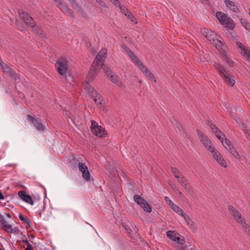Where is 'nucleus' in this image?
Returning <instances> with one entry per match:
<instances>
[{"instance_id": "nucleus-31", "label": "nucleus", "mask_w": 250, "mask_h": 250, "mask_svg": "<svg viewBox=\"0 0 250 250\" xmlns=\"http://www.w3.org/2000/svg\"><path fill=\"white\" fill-rule=\"evenodd\" d=\"M173 241L179 244L183 245L185 243V241L184 239H182L179 237L176 236L173 238Z\"/></svg>"}, {"instance_id": "nucleus-18", "label": "nucleus", "mask_w": 250, "mask_h": 250, "mask_svg": "<svg viewBox=\"0 0 250 250\" xmlns=\"http://www.w3.org/2000/svg\"><path fill=\"white\" fill-rule=\"evenodd\" d=\"M108 77L110 79L113 83L121 87H124L123 84L119 81V78L117 75H113V73H112V74Z\"/></svg>"}, {"instance_id": "nucleus-59", "label": "nucleus", "mask_w": 250, "mask_h": 250, "mask_svg": "<svg viewBox=\"0 0 250 250\" xmlns=\"http://www.w3.org/2000/svg\"><path fill=\"white\" fill-rule=\"evenodd\" d=\"M56 2H57L58 4V7L59 8V6H62L64 3L61 0H54Z\"/></svg>"}, {"instance_id": "nucleus-51", "label": "nucleus", "mask_w": 250, "mask_h": 250, "mask_svg": "<svg viewBox=\"0 0 250 250\" xmlns=\"http://www.w3.org/2000/svg\"><path fill=\"white\" fill-rule=\"evenodd\" d=\"M125 15L129 19H134L136 20V18L134 17V16L133 15L132 13H131L129 11H128L126 14H125Z\"/></svg>"}, {"instance_id": "nucleus-2", "label": "nucleus", "mask_w": 250, "mask_h": 250, "mask_svg": "<svg viewBox=\"0 0 250 250\" xmlns=\"http://www.w3.org/2000/svg\"><path fill=\"white\" fill-rule=\"evenodd\" d=\"M102 63L94 60L86 78L88 82L92 81L96 78L102 68Z\"/></svg>"}, {"instance_id": "nucleus-1", "label": "nucleus", "mask_w": 250, "mask_h": 250, "mask_svg": "<svg viewBox=\"0 0 250 250\" xmlns=\"http://www.w3.org/2000/svg\"><path fill=\"white\" fill-rule=\"evenodd\" d=\"M216 17L219 22L225 27L229 30H233L235 24L232 19L227 15L221 12H217Z\"/></svg>"}, {"instance_id": "nucleus-37", "label": "nucleus", "mask_w": 250, "mask_h": 250, "mask_svg": "<svg viewBox=\"0 0 250 250\" xmlns=\"http://www.w3.org/2000/svg\"><path fill=\"white\" fill-rule=\"evenodd\" d=\"M24 201L26 202V203H27L31 205H34V202L32 200V198L29 195H27V196L26 197L25 199H24Z\"/></svg>"}, {"instance_id": "nucleus-42", "label": "nucleus", "mask_w": 250, "mask_h": 250, "mask_svg": "<svg viewBox=\"0 0 250 250\" xmlns=\"http://www.w3.org/2000/svg\"><path fill=\"white\" fill-rule=\"evenodd\" d=\"M173 189L176 192H177L181 198H185L184 194L179 190V188L176 186H174L172 187Z\"/></svg>"}, {"instance_id": "nucleus-6", "label": "nucleus", "mask_w": 250, "mask_h": 250, "mask_svg": "<svg viewBox=\"0 0 250 250\" xmlns=\"http://www.w3.org/2000/svg\"><path fill=\"white\" fill-rule=\"evenodd\" d=\"M18 13L26 25L31 27H34L36 26L35 21L28 13L22 10H19Z\"/></svg>"}, {"instance_id": "nucleus-55", "label": "nucleus", "mask_w": 250, "mask_h": 250, "mask_svg": "<svg viewBox=\"0 0 250 250\" xmlns=\"http://www.w3.org/2000/svg\"><path fill=\"white\" fill-rule=\"evenodd\" d=\"M227 63L229 64V65L231 67H232L234 66V62L232 60H229L228 62H227Z\"/></svg>"}, {"instance_id": "nucleus-62", "label": "nucleus", "mask_w": 250, "mask_h": 250, "mask_svg": "<svg viewBox=\"0 0 250 250\" xmlns=\"http://www.w3.org/2000/svg\"><path fill=\"white\" fill-rule=\"evenodd\" d=\"M123 226L125 228V229L129 233V231L130 230V228L126 225H123Z\"/></svg>"}, {"instance_id": "nucleus-47", "label": "nucleus", "mask_w": 250, "mask_h": 250, "mask_svg": "<svg viewBox=\"0 0 250 250\" xmlns=\"http://www.w3.org/2000/svg\"><path fill=\"white\" fill-rule=\"evenodd\" d=\"M210 129L212 131V132L215 133H217L219 130V129L213 124H210Z\"/></svg>"}, {"instance_id": "nucleus-56", "label": "nucleus", "mask_w": 250, "mask_h": 250, "mask_svg": "<svg viewBox=\"0 0 250 250\" xmlns=\"http://www.w3.org/2000/svg\"><path fill=\"white\" fill-rule=\"evenodd\" d=\"M19 231V229L17 228H14V229H11L10 230V233H18Z\"/></svg>"}, {"instance_id": "nucleus-53", "label": "nucleus", "mask_w": 250, "mask_h": 250, "mask_svg": "<svg viewBox=\"0 0 250 250\" xmlns=\"http://www.w3.org/2000/svg\"><path fill=\"white\" fill-rule=\"evenodd\" d=\"M114 4L115 6H116V7H120L121 5L120 4V2L119 0H112V1H111Z\"/></svg>"}, {"instance_id": "nucleus-30", "label": "nucleus", "mask_w": 250, "mask_h": 250, "mask_svg": "<svg viewBox=\"0 0 250 250\" xmlns=\"http://www.w3.org/2000/svg\"><path fill=\"white\" fill-rule=\"evenodd\" d=\"M145 75L151 81L156 82L154 75L149 70Z\"/></svg>"}, {"instance_id": "nucleus-57", "label": "nucleus", "mask_w": 250, "mask_h": 250, "mask_svg": "<svg viewBox=\"0 0 250 250\" xmlns=\"http://www.w3.org/2000/svg\"><path fill=\"white\" fill-rule=\"evenodd\" d=\"M19 219L21 220V221H22L23 222H25L27 219V218H25L22 214H20L19 215Z\"/></svg>"}, {"instance_id": "nucleus-50", "label": "nucleus", "mask_w": 250, "mask_h": 250, "mask_svg": "<svg viewBox=\"0 0 250 250\" xmlns=\"http://www.w3.org/2000/svg\"><path fill=\"white\" fill-rule=\"evenodd\" d=\"M96 1L99 3V4H100L102 6L104 7H107V5L106 4V3L105 2H104L103 0H95Z\"/></svg>"}, {"instance_id": "nucleus-52", "label": "nucleus", "mask_w": 250, "mask_h": 250, "mask_svg": "<svg viewBox=\"0 0 250 250\" xmlns=\"http://www.w3.org/2000/svg\"><path fill=\"white\" fill-rule=\"evenodd\" d=\"M165 200L166 203L170 206V207H171L172 204H174L168 197L166 196L165 197Z\"/></svg>"}, {"instance_id": "nucleus-23", "label": "nucleus", "mask_w": 250, "mask_h": 250, "mask_svg": "<svg viewBox=\"0 0 250 250\" xmlns=\"http://www.w3.org/2000/svg\"><path fill=\"white\" fill-rule=\"evenodd\" d=\"M171 171L173 174V175L175 176V178L177 179H179L180 177H182L183 174L181 172H180L175 167H171Z\"/></svg>"}, {"instance_id": "nucleus-20", "label": "nucleus", "mask_w": 250, "mask_h": 250, "mask_svg": "<svg viewBox=\"0 0 250 250\" xmlns=\"http://www.w3.org/2000/svg\"><path fill=\"white\" fill-rule=\"evenodd\" d=\"M59 8L63 12L67 13L69 15L72 17H73V12L67 6L63 4L62 6H59Z\"/></svg>"}, {"instance_id": "nucleus-35", "label": "nucleus", "mask_w": 250, "mask_h": 250, "mask_svg": "<svg viewBox=\"0 0 250 250\" xmlns=\"http://www.w3.org/2000/svg\"><path fill=\"white\" fill-rule=\"evenodd\" d=\"M138 67L144 74H146L147 71L149 70L143 63L139 65Z\"/></svg>"}, {"instance_id": "nucleus-3", "label": "nucleus", "mask_w": 250, "mask_h": 250, "mask_svg": "<svg viewBox=\"0 0 250 250\" xmlns=\"http://www.w3.org/2000/svg\"><path fill=\"white\" fill-rule=\"evenodd\" d=\"M55 66L60 75H65L67 71L68 66L67 59L64 57L59 58L56 63Z\"/></svg>"}, {"instance_id": "nucleus-44", "label": "nucleus", "mask_w": 250, "mask_h": 250, "mask_svg": "<svg viewBox=\"0 0 250 250\" xmlns=\"http://www.w3.org/2000/svg\"><path fill=\"white\" fill-rule=\"evenodd\" d=\"M221 57L227 62L230 60L225 52H222Z\"/></svg>"}, {"instance_id": "nucleus-22", "label": "nucleus", "mask_w": 250, "mask_h": 250, "mask_svg": "<svg viewBox=\"0 0 250 250\" xmlns=\"http://www.w3.org/2000/svg\"><path fill=\"white\" fill-rule=\"evenodd\" d=\"M182 216L184 218L185 222L187 223V225L190 227H192L193 226V222L190 219L189 216L187 214L184 213Z\"/></svg>"}, {"instance_id": "nucleus-26", "label": "nucleus", "mask_w": 250, "mask_h": 250, "mask_svg": "<svg viewBox=\"0 0 250 250\" xmlns=\"http://www.w3.org/2000/svg\"><path fill=\"white\" fill-rule=\"evenodd\" d=\"M213 44H215L216 48L218 49H223L222 46H223V43L221 41L218 40V38H217V39H216V41H214V42H212Z\"/></svg>"}, {"instance_id": "nucleus-16", "label": "nucleus", "mask_w": 250, "mask_h": 250, "mask_svg": "<svg viewBox=\"0 0 250 250\" xmlns=\"http://www.w3.org/2000/svg\"><path fill=\"white\" fill-rule=\"evenodd\" d=\"M107 50L105 48H103L96 56L95 60L102 63H104L106 57Z\"/></svg>"}, {"instance_id": "nucleus-45", "label": "nucleus", "mask_w": 250, "mask_h": 250, "mask_svg": "<svg viewBox=\"0 0 250 250\" xmlns=\"http://www.w3.org/2000/svg\"><path fill=\"white\" fill-rule=\"evenodd\" d=\"M221 57L227 62L230 60L225 52H222Z\"/></svg>"}, {"instance_id": "nucleus-34", "label": "nucleus", "mask_w": 250, "mask_h": 250, "mask_svg": "<svg viewBox=\"0 0 250 250\" xmlns=\"http://www.w3.org/2000/svg\"><path fill=\"white\" fill-rule=\"evenodd\" d=\"M89 95L94 98L98 97L99 95L94 88H92L91 91H89Z\"/></svg>"}, {"instance_id": "nucleus-7", "label": "nucleus", "mask_w": 250, "mask_h": 250, "mask_svg": "<svg viewBox=\"0 0 250 250\" xmlns=\"http://www.w3.org/2000/svg\"><path fill=\"white\" fill-rule=\"evenodd\" d=\"M197 133L200 141L202 143L204 146L208 150H211L213 147L210 140L202 131L197 129Z\"/></svg>"}, {"instance_id": "nucleus-33", "label": "nucleus", "mask_w": 250, "mask_h": 250, "mask_svg": "<svg viewBox=\"0 0 250 250\" xmlns=\"http://www.w3.org/2000/svg\"><path fill=\"white\" fill-rule=\"evenodd\" d=\"M93 100H94L95 103L97 104V105H101L103 99L102 97V96L101 95H100L98 97L94 98Z\"/></svg>"}, {"instance_id": "nucleus-4", "label": "nucleus", "mask_w": 250, "mask_h": 250, "mask_svg": "<svg viewBox=\"0 0 250 250\" xmlns=\"http://www.w3.org/2000/svg\"><path fill=\"white\" fill-rule=\"evenodd\" d=\"M91 130L93 134L99 137H105L107 135L105 129L98 125L97 123L94 121H91Z\"/></svg>"}, {"instance_id": "nucleus-12", "label": "nucleus", "mask_w": 250, "mask_h": 250, "mask_svg": "<svg viewBox=\"0 0 250 250\" xmlns=\"http://www.w3.org/2000/svg\"><path fill=\"white\" fill-rule=\"evenodd\" d=\"M228 209L229 210L231 215L236 220L237 222L239 224H242V221L244 220L242 219L240 212H239L234 207L231 205H229L228 207Z\"/></svg>"}, {"instance_id": "nucleus-32", "label": "nucleus", "mask_w": 250, "mask_h": 250, "mask_svg": "<svg viewBox=\"0 0 250 250\" xmlns=\"http://www.w3.org/2000/svg\"><path fill=\"white\" fill-rule=\"evenodd\" d=\"M216 137L223 143L224 141L223 138L222 137V135L224 136L223 133L219 130L217 133H214Z\"/></svg>"}, {"instance_id": "nucleus-19", "label": "nucleus", "mask_w": 250, "mask_h": 250, "mask_svg": "<svg viewBox=\"0 0 250 250\" xmlns=\"http://www.w3.org/2000/svg\"><path fill=\"white\" fill-rule=\"evenodd\" d=\"M170 208L173 210L174 211L177 213L179 215L182 216L185 213L183 210L181 208L175 205L174 203L172 204Z\"/></svg>"}, {"instance_id": "nucleus-41", "label": "nucleus", "mask_w": 250, "mask_h": 250, "mask_svg": "<svg viewBox=\"0 0 250 250\" xmlns=\"http://www.w3.org/2000/svg\"><path fill=\"white\" fill-rule=\"evenodd\" d=\"M241 53H242V54H243V55L244 56H245V57H247V60L249 58H250V52L248 49H247L246 48H245L243 51V52H242Z\"/></svg>"}, {"instance_id": "nucleus-39", "label": "nucleus", "mask_w": 250, "mask_h": 250, "mask_svg": "<svg viewBox=\"0 0 250 250\" xmlns=\"http://www.w3.org/2000/svg\"><path fill=\"white\" fill-rule=\"evenodd\" d=\"M12 226L10 224H6L4 226H3V227L2 228V229L6 231V232H8V233H10V230H11V229H12Z\"/></svg>"}, {"instance_id": "nucleus-27", "label": "nucleus", "mask_w": 250, "mask_h": 250, "mask_svg": "<svg viewBox=\"0 0 250 250\" xmlns=\"http://www.w3.org/2000/svg\"><path fill=\"white\" fill-rule=\"evenodd\" d=\"M229 151L237 159H240L239 154L234 149L233 146H232L231 148H230V149H229Z\"/></svg>"}, {"instance_id": "nucleus-17", "label": "nucleus", "mask_w": 250, "mask_h": 250, "mask_svg": "<svg viewBox=\"0 0 250 250\" xmlns=\"http://www.w3.org/2000/svg\"><path fill=\"white\" fill-rule=\"evenodd\" d=\"M214 66L221 76H224L226 74L228 73V71L225 68L223 65L219 62H215L214 63Z\"/></svg>"}, {"instance_id": "nucleus-48", "label": "nucleus", "mask_w": 250, "mask_h": 250, "mask_svg": "<svg viewBox=\"0 0 250 250\" xmlns=\"http://www.w3.org/2000/svg\"><path fill=\"white\" fill-rule=\"evenodd\" d=\"M167 237H168L169 238H170V239H171L173 241L174 237H176V236L175 235H173L172 234V232L170 230L167 231Z\"/></svg>"}, {"instance_id": "nucleus-61", "label": "nucleus", "mask_w": 250, "mask_h": 250, "mask_svg": "<svg viewBox=\"0 0 250 250\" xmlns=\"http://www.w3.org/2000/svg\"><path fill=\"white\" fill-rule=\"evenodd\" d=\"M84 87L85 89H89V90L91 89L90 85L87 82L84 84Z\"/></svg>"}, {"instance_id": "nucleus-21", "label": "nucleus", "mask_w": 250, "mask_h": 250, "mask_svg": "<svg viewBox=\"0 0 250 250\" xmlns=\"http://www.w3.org/2000/svg\"><path fill=\"white\" fill-rule=\"evenodd\" d=\"M240 224L242 225L244 231L248 235L250 236V226L245 222V220L243 221L242 223Z\"/></svg>"}, {"instance_id": "nucleus-29", "label": "nucleus", "mask_w": 250, "mask_h": 250, "mask_svg": "<svg viewBox=\"0 0 250 250\" xmlns=\"http://www.w3.org/2000/svg\"><path fill=\"white\" fill-rule=\"evenodd\" d=\"M182 186L183 187V188H184V189H185V190L187 192L190 193L193 191L192 188H191L190 185L189 184L188 182L187 183H186L185 184L183 185V186Z\"/></svg>"}, {"instance_id": "nucleus-36", "label": "nucleus", "mask_w": 250, "mask_h": 250, "mask_svg": "<svg viewBox=\"0 0 250 250\" xmlns=\"http://www.w3.org/2000/svg\"><path fill=\"white\" fill-rule=\"evenodd\" d=\"M18 195L23 201L25 199L26 197L27 196V194H26V192L23 190L19 191L18 192Z\"/></svg>"}, {"instance_id": "nucleus-5", "label": "nucleus", "mask_w": 250, "mask_h": 250, "mask_svg": "<svg viewBox=\"0 0 250 250\" xmlns=\"http://www.w3.org/2000/svg\"><path fill=\"white\" fill-rule=\"evenodd\" d=\"M133 199L134 201L140 205L145 211L149 213L152 211V207L140 195H135Z\"/></svg>"}, {"instance_id": "nucleus-49", "label": "nucleus", "mask_w": 250, "mask_h": 250, "mask_svg": "<svg viewBox=\"0 0 250 250\" xmlns=\"http://www.w3.org/2000/svg\"><path fill=\"white\" fill-rule=\"evenodd\" d=\"M121 12L125 15L128 12V9L124 6H121L120 7Z\"/></svg>"}, {"instance_id": "nucleus-58", "label": "nucleus", "mask_w": 250, "mask_h": 250, "mask_svg": "<svg viewBox=\"0 0 250 250\" xmlns=\"http://www.w3.org/2000/svg\"><path fill=\"white\" fill-rule=\"evenodd\" d=\"M237 44H238V47L241 48L242 51H243L246 48L244 47V45L242 43H241V42H238L237 43Z\"/></svg>"}, {"instance_id": "nucleus-43", "label": "nucleus", "mask_w": 250, "mask_h": 250, "mask_svg": "<svg viewBox=\"0 0 250 250\" xmlns=\"http://www.w3.org/2000/svg\"><path fill=\"white\" fill-rule=\"evenodd\" d=\"M132 61L138 66L142 63V62L137 56H136L133 59H132Z\"/></svg>"}, {"instance_id": "nucleus-13", "label": "nucleus", "mask_w": 250, "mask_h": 250, "mask_svg": "<svg viewBox=\"0 0 250 250\" xmlns=\"http://www.w3.org/2000/svg\"><path fill=\"white\" fill-rule=\"evenodd\" d=\"M224 2L226 5L232 11L235 13L240 12L238 6L234 2L230 0H225Z\"/></svg>"}, {"instance_id": "nucleus-9", "label": "nucleus", "mask_w": 250, "mask_h": 250, "mask_svg": "<svg viewBox=\"0 0 250 250\" xmlns=\"http://www.w3.org/2000/svg\"><path fill=\"white\" fill-rule=\"evenodd\" d=\"M27 120L34 125L37 130L42 131L44 130L45 127L40 121L36 119L35 115L32 116L28 115Z\"/></svg>"}, {"instance_id": "nucleus-28", "label": "nucleus", "mask_w": 250, "mask_h": 250, "mask_svg": "<svg viewBox=\"0 0 250 250\" xmlns=\"http://www.w3.org/2000/svg\"><path fill=\"white\" fill-rule=\"evenodd\" d=\"M225 144H224V142H223V143L222 144L223 145V146H225V147L227 149V150H229L230 149V148H231L232 146H233L231 145V143H230V141L228 139H227V138H225Z\"/></svg>"}, {"instance_id": "nucleus-11", "label": "nucleus", "mask_w": 250, "mask_h": 250, "mask_svg": "<svg viewBox=\"0 0 250 250\" xmlns=\"http://www.w3.org/2000/svg\"><path fill=\"white\" fill-rule=\"evenodd\" d=\"M78 167L80 171L82 173V176L83 178L87 181L90 180V174L88 170V167L86 165L81 162L78 163Z\"/></svg>"}, {"instance_id": "nucleus-60", "label": "nucleus", "mask_w": 250, "mask_h": 250, "mask_svg": "<svg viewBox=\"0 0 250 250\" xmlns=\"http://www.w3.org/2000/svg\"><path fill=\"white\" fill-rule=\"evenodd\" d=\"M70 2L73 5V7L74 8L76 5L78 4V3L75 0H69Z\"/></svg>"}, {"instance_id": "nucleus-14", "label": "nucleus", "mask_w": 250, "mask_h": 250, "mask_svg": "<svg viewBox=\"0 0 250 250\" xmlns=\"http://www.w3.org/2000/svg\"><path fill=\"white\" fill-rule=\"evenodd\" d=\"M3 71L8 76L14 78L15 80H17L18 78L16 73L10 68L7 64H4L2 66Z\"/></svg>"}, {"instance_id": "nucleus-54", "label": "nucleus", "mask_w": 250, "mask_h": 250, "mask_svg": "<svg viewBox=\"0 0 250 250\" xmlns=\"http://www.w3.org/2000/svg\"><path fill=\"white\" fill-rule=\"evenodd\" d=\"M128 55L131 59L132 60L136 56L132 51H129V54H128Z\"/></svg>"}, {"instance_id": "nucleus-40", "label": "nucleus", "mask_w": 250, "mask_h": 250, "mask_svg": "<svg viewBox=\"0 0 250 250\" xmlns=\"http://www.w3.org/2000/svg\"><path fill=\"white\" fill-rule=\"evenodd\" d=\"M178 180L179 183L181 184L182 186H183V185L185 184L186 183L188 182V180L185 178L184 176H182V177H180V178L178 179Z\"/></svg>"}, {"instance_id": "nucleus-10", "label": "nucleus", "mask_w": 250, "mask_h": 250, "mask_svg": "<svg viewBox=\"0 0 250 250\" xmlns=\"http://www.w3.org/2000/svg\"><path fill=\"white\" fill-rule=\"evenodd\" d=\"M212 153L213 157L216 161L220 164L222 166L226 167L227 164L225 160L222 157L220 153L216 150L214 147H212L211 150H209Z\"/></svg>"}, {"instance_id": "nucleus-8", "label": "nucleus", "mask_w": 250, "mask_h": 250, "mask_svg": "<svg viewBox=\"0 0 250 250\" xmlns=\"http://www.w3.org/2000/svg\"><path fill=\"white\" fill-rule=\"evenodd\" d=\"M202 34L205 36V37L211 43L214 42L216 41L218 36L215 33L214 31H211L207 28L201 29Z\"/></svg>"}, {"instance_id": "nucleus-24", "label": "nucleus", "mask_w": 250, "mask_h": 250, "mask_svg": "<svg viewBox=\"0 0 250 250\" xmlns=\"http://www.w3.org/2000/svg\"><path fill=\"white\" fill-rule=\"evenodd\" d=\"M102 68L103 69L107 77H109V76H110V75L112 74V72L111 69L107 66L104 65V63L102 64Z\"/></svg>"}, {"instance_id": "nucleus-64", "label": "nucleus", "mask_w": 250, "mask_h": 250, "mask_svg": "<svg viewBox=\"0 0 250 250\" xmlns=\"http://www.w3.org/2000/svg\"><path fill=\"white\" fill-rule=\"evenodd\" d=\"M32 246L30 244L27 246V248L25 249V250H32Z\"/></svg>"}, {"instance_id": "nucleus-63", "label": "nucleus", "mask_w": 250, "mask_h": 250, "mask_svg": "<svg viewBox=\"0 0 250 250\" xmlns=\"http://www.w3.org/2000/svg\"><path fill=\"white\" fill-rule=\"evenodd\" d=\"M21 242H22V243H23L26 244L27 245V246H28V245H30V244L29 243V241H28V240H27V238H26V239H25V240H22L21 241Z\"/></svg>"}, {"instance_id": "nucleus-25", "label": "nucleus", "mask_w": 250, "mask_h": 250, "mask_svg": "<svg viewBox=\"0 0 250 250\" xmlns=\"http://www.w3.org/2000/svg\"><path fill=\"white\" fill-rule=\"evenodd\" d=\"M240 22L245 29L250 32V23L244 19H241Z\"/></svg>"}, {"instance_id": "nucleus-38", "label": "nucleus", "mask_w": 250, "mask_h": 250, "mask_svg": "<svg viewBox=\"0 0 250 250\" xmlns=\"http://www.w3.org/2000/svg\"><path fill=\"white\" fill-rule=\"evenodd\" d=\"M7 224V222L4 219V217L0 214V226L2 228L3 226Z\"/></svg>"}, {"instance_id": "nucleus-15", "label": "nucleus", "mask_w": 250, "mask_h": 250, "mask_svg": "<svg viewBox=\"0 0 250 250\" xmlns=\"http://www.w3.org/2000/svg\"><path fill=\"white\" fill-rule=\"evenodd\" d=\"M223 79L227 83L228 85L231 87H233L235 83V80L234 76L231 75L230 74L228 73L223 76Z\"/></svg>"}, {"instance_id": "nucleus-46", "label": "nucleus", "mask_w": 250, "mask_h": 250, "mask_svg": "<svg viewBox=\"0 0 250 250\" xmlns=\"http://www.w3.org/2000/svg\"><path fill=\"white\" fill-rule=\"evenodd\" d=\"M221 57L227 62L230 60L225 52H222Z\"/></svg>"}]
</instances>
